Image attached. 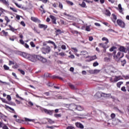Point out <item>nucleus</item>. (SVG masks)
<instances>
[{"label": "nucleus", "instance_id": "1", "mask_svg": "<svg viewBox=\"0 0 129 129\" xmlns=\"http://www.w3.org/2000/svg\"><path fill=\"white\" fill-rule=\"evenodd\" d=\"M22 56L24 58L28 59V60H30V61H31L32 62H36V61H37V60H39L41 62H42V63H45V62H47V59H46V58L39 55H31L25 52H23L22 53Z\"/></svg>", "mask_w": 129, "mask_h": 129}, {"label": "nucleus", "instance_id": "2", "mask_svg": "<svg viewBox=\"0 0 129 129\" xmlns=\"http://www.w3.org/2000/svg\"><path fill=\"white\" fill-rule=\"evenodd\" d=\"M48 42H43V47L42 48V52L43 54H47V53H49V46H47V43Z\"/></svg>", "mask_w": 129, "mask_h": 129}, {"label": "nucleus", "instance_id": "3", "mask_svg": "<svg viewBox=\"0 0 129 129\" xmlns=\"http://www.w3.org/2000/svg\"><path fill=\"white\" fill-rule=\"evenodd\" d=\"M124 56V54L123 53H121V52H118L117 53V55L114 54L113 55V57L114 58L115 61L118 62V61H119V60H120V59H121V58H122Z\"/></svg>", "mask_w": 129, "mask_h": 129}, {"label": "nucleus", "instance_id": "4", "mask_svg": "<svg viewBox=\"0 0 129 129\" xmlns=\"http://www.w3.org/2000/svg\"><path fill=\"white\" fill-rule=\"evenodd\" d=\"M105 95H108V96L109 97L110 96V95H111V94H105L104 93H101L100 92H98L96 94V96L99 98L102 97V96L103 97L106 96Z\"/></svg>", "mask_w": 129, "mask_h": 129}, {"label": "nucleus", "instance_id": "5", "mask_svg": "<svg viewBox=\"0 0 129 129\" xmlns=\"http://www.w3.org/2000/svg\"><path fill=\"white\" fill-rule=\"evenodd\" d=\"M117 24L121 28H124L125 27V23H124V22L121 21V20L118 19L117 20Z\"/></svg>", "mask_w": 129, "mask_h": 129}, {"label": "nucleus", "instance_id": "6", "mask_svg": "<svg viewBox=\"0 0 129 129\" xmlns=\"http://www.w3.org/2000/svg\"><path fill=\"white\" fill-rule=\"evenodd\" d=\"M70 106H74V107L75 108V109L77 110H79V111H82V110H83L84 109V108H83V107L80 106V105H78V106H76L74 104H71L70 105Z\"/></svg>", "mask_w": 129, "mask_h": 129}, {"label": "nucleus", "instance_id": "7", "mask_svg": "<svg viewBox=\"0 0 129 129\" xmlns=\"http://www.w3.org/2000/svg\"><path fill=\"white\" fill-rule=\"evenodd\" d=\"M49 18L51 19L52 24H54V25H57V22H56V21H57V18H56L55 16L53 15H50L49 16Z\"/></svg>", "mask_w": 129, "mask_h": 129}, {"label": "nucleus", "instance_id": "8", "mask_svg": "<svg viewBox=\"0 0 129 129\" xmlns=\"http://www.w3.org/2000/svg\"><path fill=\"white\" fill-rule=\"evenodd\" d=\"M97 57H96V55H94L92 56H90V58L89 59L86 60V62H91V61H93V60H96Z\"/></svg>", "mask_w": 129, "mask_h": 129}, {"label": "nucleus", "instance_id": "9", "mask_svg": "<svg viewBox=\"0 0 129 129\" xmlns=\"http://www.w3.org/2000/svg\"><path fill=\"white\" fill-rule=\"evenodd\" d=\"M75 124L77 127H79L80 128H82V129L84 128V126L83 125V124H82L80 122H76Z\"/></svg>", "mask_w": 129, "mask_h": 129}, {"label": "nucleus", "instance_id": "10", "mask_svg": "<svg viewBox=\"0 0 129 129\" xmlns=\"http://www.w3.org/2000/svg\"><path fill=\"white\" fill-rule=\"evenodd\" d=\"M1 3L5 6H6V7H9V6H10V3L9 2V1L2 0V2Z\"/></svg>", "mask_w": 129, "mask_h": 129}, {"label": "nucleus", "instance_id": "11", "mask_svg": "<svg viewBox=\"0 0 129 129\" xmlns=\"http://www.w3.org/2000/svg\"><path fill=\"white\" fill-rule=\"evenodd\" d=\"M38 27L40 29H44V30H45L46 29H47V28H48V26L44 24H39L38 25Z\"/></svg>", "mask_w": 129, "mask_h": 129}, {"label": "nucleus", "instance_id": "12", "mask_svg": "<svg viewBox=\"0 0 129 129\" xmlns=\"http://www.w3.org/2000/svg\"><path fill=\"white\" fill-rule=\"evenodd\" d=\"M126 50V48L124 47V46H120L119 48V50L120 52H123V53H126V51H125Z\"/></svg>", "mask_w": 129, "mask_h": 129}, {"label": "nucleus", "instance_id": "13", "mask_svg": "<svg viewBox=\"0 0 129 129\" xmlns=\"http://www.w3.org/2000/svg\"><path fill=\"white\" fill-rule=\"evenodd\" d=\"M69 86H70L71 89H73V90H77V89L76 86H74L73 84L71 83L69 84Z\"/></svg>", "mask_w": 129, "mask_h": 129}, {"label": "nucleus", "instance_id": "14", "mask_svg": "<svg viewBox=\"0 0 129 129\" xmlns=\"http://www.w3.org/2000/svg\"><path fill=\"white\" fill-rule=\"evenodd\" d=\"M49 44H51V45H52V46H54V50L57 49V45H56V44L53 41L49 40Z\"/></svg>", "mask_w": 129, "mask_h": 129}, {"label": "nucleus", "instance_id": "15", "mask_svg": "<svg viewBox=\"0 0 129 129\" xmlns=\"http://www.w3.org/2000/svg\"><path fill=\"white\" fill-rule=\"evenodd\" d=\"M40 110L42 111V112H45V113H46V114H49V110H48L47 109H45L44 108H40Z\"/></svg>", "mask_w": 129, "mask_h": 129}, {"label": "nucleus", "instance_id": "16", "mask_svg": "<svg viewBox=\"0 0 129 129\" xmlns=\"http://www.w3.org/2000/svg\"><path fill=\"white\" fill-rule=\"evenodd\" d=\"M112 17H113V23H115V21H116L117 18L116 17V15H115L114 14H112Z\"/></svg>", "mask_w": 129, "mask_h": 129}, {"label": "nucleus", "instance_id": "17", "mask_svg": "<svg viewBox=\"0 0 129 129\" xmlns=\"http://www.w3.org/2000/svg\"><path fill=\"white\" fill-rule=\"evenodd\" d=\"M105 15H106V16H108V17H110L111 13H110V11H109V10H106L105 13Z\"/></svg>", "mask_w": 129, "mask_h": 129}, {"label": "nucleus", "instance_id": "18", "mask_svg": "<svg viewBox=\"0 0 129 129\" xmlns=\"http://www.w3.org/2000/svg\"><path fill=\"white\" fill-rule=\"evenodd\" d=\"M102 41H106V42H105V44L106 45L108 43H109V41H108V39H107L106 37H103L102 38Z\"/></svg>", "mask_w": 129, "mask_h": 129}, {"label": "nucleus", "instance_id": "19", "mask_svg": "<svg viewBox=\"0 0 129 129\" xmlns=\"http://www.w3.org/2000/svg\"><path fill=\"white\" fill-rule=\"evenodd\" d=\"M55 33L56 34V36L58 35H60L62 34V31L60 29H57L55 31Z\"/></svg>", "mask_w": 129, "mask_h": 129}, {"label": "nucleus", "instance_id": "20", "mask_svg": "<svg viewBox=\"0 0 129 129\" xmlns=\"http://www.w3.org/2000/svg\"><path fill=\"white\" fill-rule=\"evenodd\" d=\"M79 5L82 8H86V4L84 2H83L82 4H79Z\"/></svg>", "mask_w": 129, "mask_h": 129}, {"label": "nucleus", "instance_id": "21", "mask_svg": "<svg viewBox=\"0 0 129 129\" xmlns=\"http://www.w3.org/2000/svg\"><path fill=\"white\" fill-rule=\"evenodd\" d=\"M56 97L58 99H62V97L60 95H53L52 98H56Z\"/></svg>", "mask_w": 129, "mask_h": 129}, {"label": "nucleus", "instance_id": "22", "mask_svg": "<svg viewBox=\"0 0 129 129\" xmlns=\"http://www.w3.org/2000/svg\"><path fill=\"white\" fill-rule=\"evenodd\" d=\"M118 80H120V76L115 77V78L114 79V81L115 82H117V81H118Z\"/></svg>", "mask_w": 129, "mask_h": 129}, {"label": "nucleus", "instance_id": "23", "mask_svg": "<svg viewBox=\"0 0 129 129\" xmlns=\"http://www.w3.org/2000/svg\"><path fill=\"white\" fill-rule=\"evenodd\" d=\"M118 7L119 13H122V8L121 7V5L119 4Z\"/></svg>", "mask_w": 129, "mask_h": 129}, {"label": "nucleus", "instance_id": "24", "mask_svg": "<svg viewBox=\"0 0 129 129\" xmlns=\"http://www.w3.org/2000/svg\"><path fill=\"white\" fill-rule=\"evenodd\" d=\"M53 79H55V78H56L57 79H59L60 80H62L63 78L60 77L56 76H52Z\"/></svg>", "mask_w": 129, "mask_h": 129}, {"label": "nucleus", "instance_id": "25", "mask_svg": "<svg viewBox=\"0 0 129 129\" xmlns=\"http://www.w3.org/2000/svg\"><path fill=\"white\" fill-rule=\"evenodd\" d=\"M99 45L103 48V49H106V45L104 43H99Z\"/></svg>", "mask_w": 129, "mask_h": 129}, {"label": "nucleus", "instance_id": "26", "mask_svg": "<svg viewBox=\"0 0 129 129\" xmlns=\"http://www.w3.org/2000/svg\"><path fill=\"white\" fill-rule=\"evenodd\" d=\"M9 27L10 29V31H12V32H15V31H17V29L14 28V27L11 26V25H9Z\"/></svg>", "mask_w": 129, "mask_h": 129}, {"label": "nucleus", "instance_id": "27", "mask_svg": "<svg viewBox=\"0 0 129 129\" xmlns=\"http://www.w3.org/2000/svg\"><path fill=\"white\" fill-rule=\"evenodd\" d=\"M123 82H119L117 83V87H118L119 88H120V86L121 84H123Z\"/></svg>", "mask_w": 129, "mask_h": 129}, {"label": "nucleus", "instance_id": "28", "mask_svg": "<svg viewBox=\"0 0 129 129\" xmlns=\"http://www.w3.org/2000/svg\"><path fill=\"white\" fill-rule=\"evenodd\" d=\"M121 65L123 67L125 64H126V61L125 59H123V60L121 61Z\"/></svg>", "mask_w": 129, "mask_h": 129}, {"label": "nucleus", "instance_id": "29", "mask_svg": "<svg viewBox=\"0 0 129 129\" xmlns=\"http://www.w3.org/2000/svg\"><path fill=\"white\" fill-rule=\"evenodd\" d=\"M6 107H7V108H8L9 109L11 110V111H12L13 112H15V109H14L13 108H12L9 106H7Z\"/></svg>", "mask_w": 129, "mask_h": 129}, {"label": "nucleus", "instance_id": "30", "mask_svg": "<svg viewBox=\"0 0 129 129\" xmlns=\"http://www.w3.org/2000/svg\"><path fill=\"white\" fill-rule=\"evenodd\" d=\"M48 121H49V119H48V118H45L43 119L42 123H47V122H48Z\"/></svg>", "mask_w": 129, "mask_h": 129}, {"label": "nucleus", "instance_id": "31", "mask_svg": "<svg viewBox=\"0 0 129 129\" xmlns=\"http://www.w3.org/2000/svg\"><path fill=\"white\" fill-rule=\"evenodd\" d=\"M5 21H6L7 24H8V23H10V20L9 19V17H8L7 16L5 17Z\"/></svg>", "mask_w": 129, "mask_h": 129}, {"label": "nucleus", "instance_id": "32", "mask_svg": "<svg viewBox=\"0 0 129 129\" xmlns=\"http://www.w3.org/2000/svg\"><path fill=\"white\" fill-rule=\"evenodd\" d=\"M88 52L86 51H81V55H83L84 56H85V55H87Z\"/></svg>", "mask_w": 129, "mask_h": 129}, {"label": "nucleus", "instance_id": "33", "mask_svg": "<svg viewBox=\"0 0 129 129\" xmlns=\"http://www.w3.org/2000/svg\"><path fill=\"white\" fill-rule=\"evenodd\" d=\"M99 65V63L97 61H95L93 63V66L94 67H96V66H98Z\"/></svg>", "mask_w": 129, "mask_h": 129}, {"label": "nucleus", "instance_id": "34", "mask_svg": "<svg viewBox=\"0 0 129 129\" xmlns=\"http://www.w3.org/2000/svg\"><path fill=\"white\" fill-rule=\"evenodd\" d=\"M10 10L13 11V12H14V13H18V11H17V9L15 8H12V7H10Z\"/></svg>", "mask_w": 129, "mask_h": 129}, {"label": "nucleus", "instance_id": "35", "mask_svg": "<svg viewBox=\"0 0 129 129\" xmlns=\"http://www.w3.org/2000/svg\"><path fill=\"white\" fill-rule=\"evenodd\" d=\"M14 3L15 4V5H16V7H17V8H19V9H21L22 8V5H19L18 3L14 2Z\"/></svg>", "mask_w": 129, "mask_h": 129}, {"label": "nucleus", "instance_id": "36", "mask_svg": "<svg viewBox=\"0 0 129 129\" xmlns=\"http://www.w3.org/2000/svg\"><path fill=\"white\" fill-rule=\"evenodd\" d=\"M30 44L31 47H32L33 48H35V47H36V45H35V43H34V42L31 41L30 42Z\"/></svg>", "mask_w": 129, "mask_h": 129}, {"label": "nucleus", "instance_id": "37", "mask_svg": "<svg viewBox=\"0 0 129 129\" xmlns=\"http://www.w3.org/2000/svg\"><path fill=\"white\" fill-rule=\"evenodd\" d=\"M49 123L50 124H53V123H55V121H54L51 119H49Z\"/></svg>", "mask_w": 129, "mask_h": 129}, {"label": "nucleus", "instance_id": "38", "mask_svg": "<svg viewBox=\"0 0 129 129\" xmlns=\"http://www.w3.org/2000/svg\"><path fill=\"white\" fill-rule=\"evenodd\" d=\"M54 116L55 117L58 118V117H61V116H62V115H61V114H55L54 115Z\"/></svg>", "mask_w": 129, "mask_h": 129}, {"label": "nucleus", "instance_id": "39", "mask_svg": "<svg viewBox=\"0 0 129 129\" xmlns=\"http://www.w3.org/2000/svg\"><path fill=\"white\" fill-rule=\"evenodd\" d=\"M0 99L1 100H2L3 102H4V103H8V101L5 99H4L3 98H0Z\"/></svg>", "mask_w": 129, "mask_h": 129}, {"label": "nucleus", "instance_id": "40", "mask_svg": "<svg viewBox=\"0 0 129 129\" xmlns=\"http://www.w3.org/2000/svg\"><path fill=\"white\" fill-rule=\"evenodd\" d=\"M122 77H123V78H124V79L125 80H127L129 79V75H122Z\"/></svg>", "mask_w": 129, "mask_h": 129}, {"label": "nucleus", "instance_id": "41", "mask_svg": "<svg viewBox=\"0 0 129 129\" xmlns=\"http://www.w3.org/2000/svg\"><path fill=\"white\" fill-rule=\"evenodd\" d=\"M104 60L105 62H109V61H110V58L108 57H105Z\"/></svg>", "mask_w": 129, "mask_h": 129}, {"label": "nucleus", "instance_id": "42", "mask_svg": "<svg viewBox=\"0 0 129 129\" xmlns=\"http://www.w3.org/2000/svg\"><path fill=\"white\" fill-rule=\"evenodd\" d=\"M121 91H123V92H126V89H125V87L123 86L121 88Z\"/></svg>", "mask_w": 129, "mask_h": 129}, {"label": "nucleus", "instance_id": "43", "mask_svg": "<svg viewBox=\"0 0 129 129\" xmlns=\"http://www.w3.org/2000/svg\"><path fill=\"white\" fill-rule=\"evenodd\" d=\"M114 49H116V47L114 46H112L111 48H110L109 51L110 52H112L114 50Z\"/></svg>", "mask_w": 129, "mask_h": 129}, {"label": "nucleus", "instance_id": "44", "mask_svg": "<svg viewBox=\"0 0 129 129\" xmlns=\"http://www.w3.org/2000/svg\"><path fill=\"white\" fill-rule=\"evenodd\" d=\"M7 98L9 101H11V100H12V97H11L10 95H7Z\"/></svg>", "mask_w": 129, "mask_h": 129}, {"label": "nucleus", "instance_id": "45", "mask_svg": "<svg viewBox=\"0 0 129 129\" xmlns=\"http://www.w3.org/2000/svg\"><path fill=\"white\" fill-rule=\"evenodd\" d=\"M86 31H87V32H90V26H86Z\"/></svg>", "mask_w": 129, "mask_h": 129}, {"label": "nucleus", "instance_id": "46", "mask_svg": "<svg viewBox=\"0 0 129 129\" xmlns=\"http://www.w3.org/2000/svg\"><path fill=\"white\" fill-rule=\"evenodd\" d=\"M66 3L71 6H73L74 4L72 2L69 1H66Z\"/></svg>", "mask_w": 129, "mask_h": 129}, {"label": "nucleus", "instance_id": "47", "mask_svg": "<svg viewBox=\"0 0 129 129\" xmlns=\"http://www.w3.org/2000/svg\"><path fill=\"white\" fill-rule=\"evenodd\" d=\"M3 129H9V127H8V126H7V125L6 124H4L3 126L2 127Z\"/></svg>", "mask_w": 129, "mask_h": 129}, {"label": "nucleus", "instance_id": "48", "mask_svg": "<svg viewBox=\"0 0 129 129\" xmlns=\"http://www.w3.org/2000/svg\"><path fill=\"white\" fill-rule=\"evenodd\" d=\"M4 68L5 69V70H9V69H10V68L9 67H8V66L5 64L4 66Z\"/></svg>", "mask_w": 129, "mask_h": 129}, {"label": "nucleus", "instance_id": "49", "mask_svg": "<svg viewBox=\"0 0 129 129\" xmlns=\"http://www.w3.org/2000/svg\"><path fill=\"white\" fill-rule=\"evenodd\" d=\"M18 71H20L21 74H22L23 75H25V71L20 69H18Z\"/></svg>", "mask_w": 129, "mask_h": 129}, {"label": "nucleus", "instance_id": "50", "mask_svg": "<svg viewBox=\"0 0 129 129\" xmlns=\"http://www.w3.org/2000/svg\"><path fill=\"white\" fill-rule=\"evenodd\" d=\"M24 119L25 121H33V119H29L28 118H25Z\"/></svg>", "mask_w": 129, "mask_h": 129}, {"label": "nucleus", "instance_id": "51", "mask_svg": "<svg viewBox=\"0 0 129 129\" xmlns=\"http://www.w3.org/2000/svg\"><path fill=\"white\" fill-rule=\"evenodd\" d=\"M72 50H74L75 53H77L78 52V50L77 49V48L72 47Z\"/></svg>", "mask_w": 129, "mask_h": 129}, {"label": "nucleus", "instance_id": "52", "mask_svg": "<svg viewBox=\"0 0 129 129\" xmlns=\"http://www.w3.org/2000/svg\"><path fill=\"white\" fill-rule=\"evenodd\" d=\"M32 21H33V22H37V20L38 19L35 18V17H31Z\"/></svg>", "mask_w": 129, "mask_h": 129}, {"label": "nucleus", "instance_id": "53", "mask_svg": "<svg viewBox=\"0 0 129 129\" xmlns=\"http://www.w3.org/2000/svg\"><path fill=\"white\" fill-rule=\"evenodd\" d=\"M94 74H95V73H99V72H100V71L99 70L95 69L94 70Z\"/></svg>", "mask_w": 129, "mask_h": 129}, {"label": "nucleus", "instance_id": "54", "mask_svg": "<svg viewBox=\"0 0 129 129\" xmlns=\"http://www.w3.org/2000/svg\"><path fill=\"white\" fill-rule=\"evenodd\" d=\"M59 8L62 10L63 9V5L61 3H59Z\"/></svg>", "mask_w": 129, "mask_h": 129}, {"label": "nucleus", "instance_id": "55", "mask_svg": "<svg viewBox=\"0 0 129 129\" xmlns=\"http://www.w3.org/2000/svg\"><path fill=\"white\" fill-rule=\"evenodd\" d=\"M9 65H15V62L13 61L10 60Z\"/></svg>", "mask_w": 129, "mask_h": 129}, {"label": "nucleus", "instance_id": "56", "mask_svg": "<svg viewBox=\"0 0 129 129\" xmlns=\"http://www.w3.org/2000/svg\"><path fill=\"white\" fill-rule=\"evenodd\" d=\"M2 33H3V34H4L5 36H7V35H8V32H6L5 30H3V31H2Z\"/></svg>", "mask_w": 129, "mask_h": 129}, {"label": "nucleus", "instance_id": "57", "mask_svg": "<svg viewBox=\"0 0 129 129\" xmlns=\"http://www.w3.org/2000/svg\"><path fill=\"white\" fill-rule=\"evenodd\" d=\"M61 48L62 50H66V46L65 45H61Z\"/></svg>", "mask_w": 129, "mask_h": 129}, {"label": "nucleus", "instance_id": "58", "mask_svg": "<svg viewBox=\"0 0 129 129\" xmlns=\"http://www.w3.org/2000/svg\"><path fill=\"white\" fill-rule=\"evenodd\" d=\"M89 73L90 74H94V70H89Z\"/></svg>", "mask_w": 129, "mask_h": 129}, {"label": "nucleus", "instance_id": "59", "mask_svg": "<svg viewBox=\"0 0 129 129\" xmlns=\"http://www.w3.org/2000/svg\"><path fill=\"white\" fill-rule=\"evenodd\" d=\"M16 121H17V122H19V123H22V120L20 119H16Z\"/></svg>", "mask_w": 129, "mask_h": 129}, {"label": "nucleus", "instance_id": "60", "mask_svg": "<svg viewBox=\"0 0 129 129\" xmlns=\"http://www.w3.org/2000/svg\"><path fill=\"white\" fill-rule=\"evenodd\" d=\"M60 56H62V57H64L65 56V53L64 52H60L59 53Z\"/></svg>", "mask_w": 129, "mask_h": 129}, {"label": "nucleus", "instance_id": "61", "mask_svg": "<svg viewBox=\"0 0 129 129\" xmlns=\"http://www.w3.org/2000/svg\"><path fill=\"white\" fill-rule=\"evenodd\" d=\"M21 25H22V26H23V27H26V24H25V22H24V21L21 22Z\"/></svg>", "mask_w": 129, "mask_h": 129}, {"label": "nucleus", "instance_id": "62", "mask_svg": "<svg viewBox=\"0 0 129 129\" xmlns=\"http://www.w3.org/2000/svg\"><path fill=\"white\" fill-rule=\"evenodd\" d=\"M111 118H114V117H115V114L112 113L111 114Z\"/></svg>", "mask_w": 129, "mask_h": 129}, {"label": "nucleus", "instance_id": "63", "mask_svg": "<svg viewBox=\"0 0 129 129\" xmlns=\"http://www.w3.org/2000/svg\"><path fill=\"white\" fill-rule=\"evenodd\" d=\"M55 127H57V126L55 125L49 126V128H51V129H54Z\"/></svg>", "mask_w": 129, "mask_h": 129}, {"label": "nucleus", "instance_id": "64", "mask_svg": "<svg viewBox=\"0 0 129 129\" xmlns=\"http://www.w3.org/2000/svg\"><path fill=\"white\" fill-rule=\"evenodd\" d=\"M93 40V37L92 36H90L89 37V40L91 42Z\"/></svg>", "mask_w": 129, "mask_h": 129}]
</instances>
